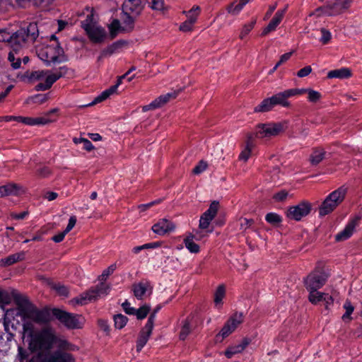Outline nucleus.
<instances>
[{"instance_id": "37998d69", "label": "nucleus", "mask_w": 362, "mask_h": 362, "mask_svg": "<svg viewBox=\"0 0 362 362\" xmlns=\"http://www.w3.org/2000/svg\"><path fill=\"white\" fill-rule=\"evenodd\" d=\"M239 223L240 230L245 231L252 227L254 223V221L252 219H248L246 218H240L239 219Z\"/></svg>"}, {"instance_id": "79ce46f5", "label": "nucleus", "mask_w": 362, "mask_h": 362, "mask_svg": "<svg viewBox=\"0 0 362 362\" xmlns=\"http://www.w3.org/2000/svg\"><path fill=\"white\" fill-rule=\"evenodd\" d=\"M52 288L55 290L59 296L66 297L69 295V290L64 285H61L60 284H54L52 286Z\"/></svg>"}, {"instance_id": "4d7b16f0", "label": "nucleus", "mask_w": 362, "mask_h": 362, "mask_svg": "<svg viewBox=\"0 0 362 362\" xmlns=\"http://www.w3.org/2000/svg\"><path fill=\"white\" fill-rule=\"evenodd\" d=\"M53 122L47 117H34V125H44Z\"/></svg>"}, {"instance_id": "cd10ccee", "label": "nucleus", "mask_w": 362, "mask_h": 362, "mask_svg": "<svg viewBox=\"0 0 362 362\" xmlns=\"http://www.w3.org/2000/svg\"><path fill=\"white\" fill-rule=\"evenodd\" d=\"M193 316H189L184 322L180 333V339L185 340L192 330Z\"/></svg>"}, {"instance_id": "72a5a7b5", "label": "nucleus", "mask_w": 362, "mask_h": 362, "mask_svg": "<svg viewBox=\"0 0 362 362\" xmlns=\"http://www.w3.org/2000/svg\"><path fill=\"white\" fill-rule=\"evenodd\" d=\"M309 292L308 299L313 304H316L324 298L325 293L319 292L317 290H311Z\"/></svg>"}, {"instance_id": "09e8293b", "label": "nucleus", "mask_w": 362, "mask_h": 362, "mask_svg": "<svg viewBox=\"0 0 362 362\" xmlns=\"http://www.w3.org/2000/svg\"><path fill=\"white\" fill-rule=\"evenodd\" d=\"M320 33H321V37L320 38V41L323 45L327 44L332 37L331 33L325 28H321Z\"/></svg>"}, {"instance_id": "bb28decb", "label": "nucleus", "mask_w": 362, "mask_h": 362, "mask_svg": "<svg viewBox=\"0 0 362 362\" xmlns=\"http://www.w3.org/2000/svg\"><path fill=\"white\" fill-rule=\"evenodd\" d=\"M249 1L250 0H240L231 4L228 6V14L233 16L238 15Z\"/></svg>"}, {"instance_id": "2f4dec72", "label": "nucleus", "mask_w": 362, "mask_h": 362, "mask_svg": "<svg viewBox=\"0 0 362 362\" xmlns=\"http://www.w3.org/2000/svg\"><path fill=\"white\" fill-rule=\"evenodd\" d=\"M116 93V86H111L109 88L103 91L98 96H97L94 100L92 102V104H96L98 103H100L107 98H109L111 95Z\"/></svg>"}, {"instance_id": "7ed1b4c3", "label": "nucleus", "mask_w": 362, "mask_h": 362, "mask_svg": "<svg viewBox=\"0 0 362 362\" xmlns=\"http://www.w3.org/2000/svg\"><path fill=\"white\" fill-rule=\"evenodd\" d=\"M20 315L23 318H28L32 321L44 325L51 321L50 313L47 310H38L33 305L26 297L17 294L14 296Z\"/></svg>"}, {"instance_id": "b1692460", "label": "nucleus", "mask_w": 362, "mask_h": 362, "mask_svg": "<svg viewBox=\"0 0 362 362\" xmlns=\"http://www.w3.org/2000/svg\"><path fill=\"white\" fill-rule=\"evenodd\" d=\"M225 295L226 287L223 284H221L217 288L214 293V303L216 308L220 309L221 308H222L223 305V299L224 298Z\"/></svg>"}, {"instance_id": "6ab92c4d", "label": "nucleus", "mask_w": 362, "mask_h": 362, "mask_svg": "<svg viewBox=\"0 0 362 362\" xmlns=\"http://www.w3.org/2000/svg\"><path fill=\"white\" fill-rule=\"evenodd\" d=\"M286 9H287V7H285L284 9L279 10L276 11V13H275L274 16L273 17L272 21L269 22L268 25L264 28V30L262 33V35H267L269 33L274 31L276 30L277 26L281 22V21L285 15V13L286 11Z\"/></svg>"}, {"instance_id": "f8f14e48", "label": "nucleus", "mask_w": 362, "mask_h": 362, "mask_svg": "<svg viewBox=\"0 0 362 362\" xmlns=\"http://www.w3.org/2000/svg\"><path fill=\"white\" fill-rule=\"evenodd\" d=\"M305 90L292 88L280 92L271 97L274 105H280L283 107H288L290 103L287 100L288 98L304 93Z\"/></svg>"}, {"instance_id": "0eeeda50", "label": "nucleus", "mask_w": 362, "mask_h": 362, "mask_svg": "<svg viewBox=\"0 0 362 362\" xmlns=\"http://www.w3.org/2000/svg\"><path fill=\"white\" fill-rule=\"evenodd\" d=\"M346 190L340 187L329 194L321 204L319 214L321 216L331 213L344 200Z\"/></svg>"}, {"instance_id": "f257e3e1", "label": "nucleus", "mask_w": 362, "mask_h": 362, "mask_svg": "<svg viewBox=\"0 0 362 362\" xmlns=\"http://www.w3.org/2000/svg\"><path fill=\"white\" fill-rule=\"evenodd\" d=\"M23 330L30 337V349L37 351L29 362H76L69 352L77 350V346L58 337L52 327L46 326L34 331L33 324L28 322L23 324Z\"/></svg>"}, {"instance_id": "dca6fc26", "label": "nucleus", "mask_w": 362, "mask_h": 362, "mask_svg": "<svg viewBox=\"0 0 362 362\" xmlns=\"http://www.w3.org/2000/svg\"><path fill=\"white\" fill-rule=\"evenodd\" d=\"M177 96L176 92L168 93L165 95H160L158 98L155 99L150 104L143 107V112H147L150 110H154L160 107L171 99L175 98Z\"/></svg>"}, {"instance_id": "c03bdc74", "label": "nucleus", "mask_w": 362, "mask_h": 362, "mask_svg": "<svg viewBox=\"0 0 362 362\" xmlns=\"http://www.w3.org/2000/svg\"><path fill=\"white\" fill-rule=\"evenodd\" d=\"M123 22L124 25L127 27L128 30H132L134 27V18L136 16H133L132 14L124 13Z\"/></svg>"}, {"instance_id": "bf43d9fd", "label": "nucleus", "mask_w": 362, "mask_h": 362, "mask_svg": "<svg viewBox=\"0 0 362 362\" xmlns=\"http://www.w3.org/2000/svg\"><path fill=\"white\" fill-rule=\"evenodd\" d=\"M288 192L286 190H281L279 192L276 193L273 198L278 202H283L286 200L288 197Z\"/></svg>"}, {"instance_id": "423d86ee", "label": "nucleus", "mask_w": 362, "mask_h": 362, "mask_svg": "<svg viewBox=\"0 0 362 362\" xmlns=\"http://www.w3.org/2000/svg\"><path fill=\"white\" fill-rule=\"evenodd\" d=\"M81 27L94 43L103 42L107 36L105 30L97 24L93 14L87 16L86 18L81 22Z\"/></svg>"}, {"instance_id": "473e14b6", "label": "nucleus", "mask_w": 362, "mask_h": 362, "mask_svg": "<svg viewBox=\"0 0 362 362\" xmlns=\"http://www.w3.org/2000/svg\"><path fill=\"white\" fill-rule=\"evenodd\" d=\"M254 147V145L250 139H249L246 144L245 147L241 151L239 159L242 161L246 162L252 154V151Z\"/></svg>"}, {"instance_id": "393cba45", "label": "nucleus", "mask_w": 362, "mask_h": 362, "mask_svg": "<svg viewBox=\"0 0 362 362\" xmlns=\"http://www.w3.org/2000/svg\"><path fill=\"white\" fill-rule=\"evenodd\" d=\"M249 344L250 340L245 338L240 341L238 344L230 346L228 348V357L241 353Z\"/></svg>"}, {"instance_id": "f704fd0d", "label": "nucleus", "mask_w": 362, "mask_h": 362, "mask_svg": "<svg viewBox=\"0 0 362 362\" xmlns=\"http://www.w3.org/2000/svg\"><path fill=\"white\" fill-rule=\"evenodd\" d=\"M73 141L75 144H83V148L86 150L87 151H90L94 148L93 145L92 143L87 139L83 138V137H74L73 139Z\"/></svg>"}, {"instance_id": "9b49d317", "label": "nucleus", "mask_w": 362, "mask_h": 362, "mask_svg": "<svg viewBox=\"0 0 362 362\" xmlns=\"http://www.w3.org/2000/svg\"><path fill=\"white\" fill-rule=\"evenodd\" d=\"M351 2V0H336L334 3L320 8L317 11L327 16L338 15L347 9L350 6Z\"/></svg>"}, {"instance_id": "de8ad7c7", "label": "nucleus", "mask_w": 362, "mask_h": 362, "mask_svg": "<svg viewBox=\"0 0 362 362\" xmlns=\"http://www.w3.org/2000/svg\"><path fill=\"white\" fill-rule=\"evenodd\" d=\"M305 91L304 93H308V98L310 102H313V103L317 102L321 98V94L316 90H311V89H305Z\"/></svg>"}, {"instance_id": "680f3d73", "label": "nucleus", "mask_w": 362, "mask_h": 362, "mask_svg": "<svg viewBox=\"0 0 362 362\" xmlns=\"http://www.w3.org/2000/svg\"><path fill=\"white\" fill-rule=\"evenodd\" d=\"M193 20L189 21H185L184 23H182L180 26V30L183 32H188L190 31L192 29V25L194 24Z\"/></svg>"}, {"instance_id": "20e7f679", "label": "nucleus", "mask_w": 362, "mask_h": 362, "mask_svg": "<svg viewBox=\"0 0 362 362\" xmlns=\"http://www.w3.org/2000/svg\"><path fill=\"white\" fill-rule=\"evenodd\" d=\"M115 269L116 264H113L105 269L102 274L98 277V280L100 281L101 283L95 287L91 288L88 291L83 293L78 297L74 298V300L76 302V303L84 305L88 302L95 301L99 298L107 295L110 291V286L103 281H105L107 278L114 272Z\"/></svg>"}, {"instance_id": "a878e982", "label": "nucleus", "mask_w": 362, "mask_h": 362, "mask_svg": "<svg viewBox=\"0 0 362 362\" xmlns=\"http://www.w3.org/2000/svg\"><path fill=\"white\" fill-rule=\"evenodd\" d=\"M326 156V151L321 148L313 149L310 156V162L312 165H316L319 164Z\"/></svg>"}, {"instance_id": "4c0bfd02", "label": "nucleus", "mask_w": 362, "mask_h": 362, "mask_svg": "<svg viewBox=\"0 0 362 362\" xmlns=\"http://www.w3.org/2000/svg\"><path fill=\"white\" fill-rule=\"evenodd\" d=\"M265 219L268 223L274 226L280 223L282 221L281 217L279 214L272 212L268 213L265 216Z\"/></svg>"}, {"instance_id": "338daca9", "label": "nucleus", "mask_w": 362, "mask_h": 362, "mask_svg": "<svg viewBox=\"0 0 362 362\" xmlns=\"http://www.w3.org/2000/svg\"><path fill=\"white\" fill-rule=\"evenodd\" d=\"M312 71V68L310 66H305L304 68L300 69L298 73L297 76L300 78H303L305 76H307L309 75Z\"/></svg>"}, {"instance_id": "ea45409f", "label": "nucleus", "mask_w": 362, "mask_h": 362, "mask_svg": "<svg viewBox=\"0 0 362 362\" xmlns=\"http://www.w3.org/2000/svg\"><path fill=\"white\" fill-rule=\"evenodd\" d=\"M150 311V306L147 305H144L139 308V309H136V313L134 315H136L138 320H142L144 319L148 313Z\"/></svg>"}, {"instance_id": "0e129e2a", "label": "nucleus", "mask_w": 362, "mask_h": 362, "mask_svg": "<svg viewBox=\"0 0 362 362\" xmlns=\"http://www.w3.org/2000/svg\"><path fill=\"white\" fill-rule=\"evenodd\" d=\"M98 324L101 330L106 334H109L110 329L107 320L103 319L99 320Z\"/></svg>"}, {"instance_id": "a19ab883", "label": "nucleus", "mask_w": 362, "mask_h": 362, "mask_svg": "<svg viewBox=\"0 0 362 362\" xmlns=\"http://www.w3.org/2000/svg\"><path fill=\"white\" fill-rule=\"evenodd\" d=\"M200 8L198 6H193L189 11L186 12V16L187 17V21H191L193 20V23H194L197 21V18L199 13Z\"/></svg>"}, {"instance_id": "1a4fd4ad", "label": "nucleus", "mask_w": 362, "mask_h": 362, "mask_svg": "<svg viewBox=\"0 0 362 362\" xmlns=\"http://www.w3.org/2000/svg\"><path fill=\"white\" fill-rule=\"evenodd\" d=\"M282 130L281 123L262 124L257 127L255 135L259 139L269 138L278 135Z\"/></svg>"}, {"instance_id": "49530a36", "label": "nucleus", "mask_w": 362, "mask_h": 362, "mask_svg": "<svg viewBox=\"0 0 362 362\" xmlns=\"http://www.w3.org/2000/svg\"><path fill=\"white\" fill-rule=\"evenodd\" d=\"M45 83L47 84V86L50 88L59 79V76H57L55 73L50 74V71L47 74V75L45 78Z\"/></svg>"}, {"instance_id": "864d4df0", "label": "nucleus", "mask_w": 362, "mask_h": 362, "mask_svg": "<svg viewBox=\"0 0 362 362\" xmlns=\"http://www.w3.org/2000/svg\"><path fill=\"white\" fill-rule=\"evenodd\" d=\"M119 27H120L119 21L117 19L113 20V21L111 23V24L109 27V28L110 30V33H111V35L112 37H115L117 30L119 29Z\"/></svg>"}, {"instance_id": "e2e57ef3", "label": "nucleus", "mask_w": 362, "mask_h": 362, "mask_svg": "<svg viewBox=\"0 0 362 362\" xmlns=\"http://www.w3.org/2000/svg\"><path fill=\"white\" fill-rule=\"evenodd\" d=\"M122 308L124 309V312L128 315H134V313H136V309L134 308L131 307L130 303L127 300H125L122 304Z\"/></svg>"}, {"instance_id": "2eb2a0df", "label": "nucleus", "mask_w": 362, "mask_h": 362, "mask_svg": "<svg viewBox=\"0 0 362 362\" xmlns=\"http://www.w3.org/2000/svg\"><path fill=\"white\" fill-rule=\"evenodd\" d=\"M175 225L167 218H161L153 225L152 230L158 235H164L174 231Z\"/></svg>"}, {"instance_id": "ddd939ff", "label": "nucleus", "mask_w": 362, "mask_h": 362, "mask_svg": "<svg viewBox=\"0 0 362 362\" xmlns=\"http://www.w3.org/2000/svg\"><path fill=\"white\" fill-rule=\"evenodd\" d=\"M311 210V206L308 202H301L298 205L291 206L287 211V216L295 221H300L307 216Z\"/></svg>"}, {"instance_id": "e433bc0d", "label": "nucleus", "mask_w": 362, "mask_h": 362, "mask_svg": "<svg viewBox=\"0 0 362 362\" xmlns=\"http://www.w3.org/2000/svg\"><path fill=\"white\" fill-rule=\"evenodd\" d=\"M114 321L116 328L122 329L126 325L128 318L122 314H117L114 316Z\"/></svg>"}, {"instance_id": "9d476101", "label": "nucleus", "mask_w": 362, "mask_h": 362, "mask_svg": "<svg viewBox=\"0 0 362 362\" xmlns=\"http://www.w3.org/2000/svg\"><path fill=\"white\" fill-rule=\"evenodd\" d=\"M326 281L325 274L320 270H315L304 279V284L308 291L320 288Z\"/></svg>"}, {"instance_id": "5fc2aeb1", "label": "nucleus", "mask_w": 362, "mask_h": 362, "mask_svg": "<svg viewBox=\"0 0 362 362\" xmlns=\"http://www.w3.org/2000/svg\"><path fill=\"white\" fill-rule=\"evenodd\" d=\"M156 315V314H155V313H152L150 315L148 321L144 327V329L148 330V332H152L153 330Z\"/></svg>"}, {"instance_id": "aec40b11", "label": "nucleus", "mask_w": 362, "mask_h": 362, "mask_svg": "<svg viewBox=\"0 0 362 362\" xmlns=\"http://www.w3.org/2000/svg\"><path fill=\"white\" fill-rule=\"evenodd\" d=\"M358 218L351 220L344 229L336 235L335 240L337 241H344L350 238L354 233L356 226L358 225Z\"/></svg>"}, {"instance_id": "412c9836", "label": "nucleus", "mask_w": 362, "mask_h": 362, "mask_svg": "<svg viewBox=\"0 0 362 362\" xmlns=\"http://www.w3.org/2000/svg\"><path fill=\"white\" fill-rule=\"evenodd\" d=\"M242 312H235L228 319V334L235 332L244 321Z\"/></svg>"}, {"instance_id": "f03ea898", "label": "nucleus", "mask_w": 362, "mask_h": 362, "mask_svg": "<svg viewBox=\"0 0 362 362\" xmlns=\"http://www.w3.org/2000/svg\"><path fill=\"white\" fill-rule=\"evenodd\" d=\"M39 35V30L35 23H30L26 27L21 28L8 37H3L0 40L6 41L11 50L8 55V60L14 69H18L21 65V59L19 52L36 40Z\"/></svg>"}, {"instance_id": "5701e85b", "label": "nucleus", "mask_w": 362, "mask_h": 362, "mask_svg": "<svg viewBox=\"0 0 362 362\" xmlns=\"http://www.w3.org/2000/svg\"><path fill=\"white\" fill-rule=\"evenodd\" d=\"M351 76V70L348 68H341L339 69L332 70L328 72L327 77L329 78H348Z\"/></svg>"}, {"instance_id": "4be33fe9", "label": "nucleus", "mask_w": 362, "mask_h": 362, "mask_svg": "<svg viewBox=\"0 0 362 362\" xmlns=\"http://www.w3.org/2000/svg\"><path fill=\"white\" fill-rule=\"evenodd\" d=\"M25 257V253L22 251L20 252H16L15 254L11 255L6 258L1 259L0 260L1 266H10L16 262L21 261L24 259Z\"/></svg>"}, {"instance_id": "603ef678", "label": "nucleus", "mask_w": 362, "mask_h": 362, "mask_svg": "<svg viewBox=\"0 0 362 362\" xmlns=\"http://www.w3.org/2000/svg\"><path fill=\"white\" fill-rule=\"evenodd\" d=\"M206 168H207V163L204 160H201L194 168L192 172L195 175H199V174L203 173L206 169Z\"/></svg>"}, {"instance_id": "13d9d810", "label": "nucleus", "mask_w": 362, "mask_h": 362, "mask_svg": "<svg viewBox=\"0 0 362 362\" xmlns=\"http://www.w3.org/2000/svg\"><path fill=\"white\" fill-rule=\"evenodd\" d=\"M28 214V211H23L21 213L11 212L10 216L15 220H23L27 217Z\"/></svg>"}, {"instance_id": "58836bf2", "label": "nucleus", "mask_w": 362, "mask_h": 362, "mask_svg": "<svg viewBox=\"0 0 362 362\" xmlns=\"http://www.w3.org/2000/svg\"><path fill=\"white\" fill-rule=\"evenodd\" d=\"M344 308L346 310L345 313L342 316V319L344 321L350 320H351V315L353 313L354 308L351 303L349 300H346V302L344 304Z\"/></svg>"}, {"instance_id": "3c124183", "label": "nucleus", "mask_w": 362, "mask_h": 362, "mask_svg": "<svg viewBox=\"0 0 362 362\" xmlns=\"http://www.w3.org/2000/svg\"><path fill=\"white\" fill-rule=\"evenodd\" d=\"M49 72V70H38L33 71L31 74V78L36 80H42L45 78V76L47 75Z\"/></svg>"}, {"instance_id": "c85d7f7f", "label": "nucleus", "mask_w": 362, "mask_h": 362, "mask_svg": "<svg viewBox=\"0 0 362 362\" xmlns=\"http://www.w3.org/2000/svg\"><path fill=\"white\" fill-rule=\"evenodd\" d=\"M152 332H149L148 330L144 329V328L141 331L139 338L136 341V350L137 351H140L142 348L147 343L149 337L151 336Z\"/></svg>"}, {"instance_id": "c9c22d12", "label": "nucleus", "mask_w": 362, "mask_h": 362, "mask_svg": "<svg viewBox=\"0 0 362 362\" xmlns=\"http://www.w3.org/2000/svg\"><path fill=\"white\" fill-rule=\"evenodd\" d=\"M124 45V42L123 41H117L110 46H108L107 48H105L104 50H103V54H112L114 52H115L118 49L121 48Z\"/></svg>"}, {"instance_id": "a211bd4d", "label": "nucleus", "mask_w": 362, "mask_h": 362, "mask_svg": "<svg viewBox=\"0 0 362 362\" xmlns=\"http://www.w3.org/2000/svg\"><path fill=\"white\" fill-rule=\"evenodd\" d=\"M141 0H125L122 6L123 13L138 16L142 11Z\"/></svg>"}, {"instance_id": "8fccbe9b", "label": "nucleus", "mask_w": 362, "mask_h": 362, "mask_svg": "<svg viewBox=\"0 0 362 362\" xmlns=\"http://www.w3.org/2000/svg\"><path fill=\"white\" fill-rule=\"evenodd\" d=\"M255 23H256V20L254 19L250 23L245 24L243 26V30L240 33V38L243 39L245 35H247L252 30V29L255 26Z\"/></svg>"}, {"instance_id": "a18cd8bd", "label": "nucleus", "mask_w": 362, "mask_h": 362, "mask_svg": "<svg viewBox=\"0 0 362 362\" xmlns=\"http://www.w3.org/2000/svg\"><path fill=\"white\" fill-rule=\"evenodd\" d=\"M163 244V242L156 241V242L146 243L142 245L136 246L133 249H154L156 247H161Z\"/></svg>"}, {"instance_id": "774afa93", "label": "nucleus", "mask_w": 362, "mask_h": 362, "mask_svg": "<svg viewBox=\"0 0 362 362\" xmlns=\"http://www.w3.org/2000/svg\"><path fill=\"white\" fill-rule=\"evenodd\" d=\"M160 202V199H157L153 202H151L147 204H141L139 206V209L141 211H144L148 209H150L151 206H154L155 204H157Z\"/></svg>"}, {"instance_id": "6e6d98bb", "label": "nucleus", "mask_w": 362, "mask_h": 362, "mask_svg": "<svg viewBox=\"0 0 362 362\" xmlns=\"http://www.w3.org/2000/svg\"><path fill=\"white\" fill-rule=\"evenodd\" d=\"M48 97L46 94H36L31 98L35 103L42 104L47 100Z\"/></svg>"}, {"instance_id": "c756f323", "label": "nucleus", "mask_w": 362, "mask_h": 362, "mask_svg": "<svg viewBox=\"0 0 362 362\" xmlns=\"http://www.w3.org/2000/svg\"><path fill=\"white\" fill-rule=\"evenodd\" d=\"M2 187L6 196H16L23 191L22 187L15 183H8Z\"/></svg>"}, {"instance_id": "69168bd1", "label": "nucleus", "mask_w": 362, "mask_h": 362, "mask_svg": "<svg viewBox=\"0 0 362 362\" xmlns=\"http://www.w3.org/2000/svg\"><path fill=\"white\" fill-rule=\"evenodd\" d=\"M163 0H151V8L154 10L160 11L163 8Z\"/></svg>"}, {"instance_id": "39448f33", "label": "nucleus", "mask_w": 362, "mask_h": 362, "mask_svg": "<svg viewBox=\"0 0 362 362\" xmlns=\"http://www.w3.org/2000/svg\"><path fill=\"white\" fill-rule=\"evenodd\" d=\"M37 54L46 66L67 61V57L59 42L43 45L37 50Z\"/></svg>"}, {"instance_id": "4468645a", "label": "nucleus", "mask_w": 362, "mask_h": 362, "mask_svg": "<svg viewBox=\"0 0 362 362\" xmlns=\"http://www.w3.org/2000/svg\"><path fill=\"white\" fill-rule=\"evenodd\" d=\"M219 209V202L213 201L209 208L202 215L199 220V228L201 229L208 228L210 222L216 216Z\"/></svg>"}, {"instance_id": "7c9ffc66", "label": "nucleus", "mask_w": 362, "mask_h": 362, "mask_svg": "<svg viewBox=\"0 0 362 362\" xmlns=\"http://www.w3.org/2000/svg\"><path fill=\"white\" fill-rule=\"evenodd\" d=\"M274 104L271 98H266L262 103L256 106L254 109L255 112H268L272 109Z\"/></svg>"}, {"instance_id": "f3484780", "label": "nucleus", "mask_w": 362, "mask_h": 362, "mask_svg": "<svg viewBox=\"0 0 362 362\" xmlns=\"http://www.w3.org/2000/svg\"><path fill=\"white\" fill-rule=\"evenodd\" d=\"M132 291L137 299H143L152 293V286L148 281H141L132 286Z\"/></svg>"}, {"instance_id": "6e6552de", "label": "nucleus", "mask_w": 362, "mask_h": 362, "mask_svg": "<svg viewBox=\"0 0 362 362\" xmlns=\"http://www.w3.org/2000/svg\"><path fill=\"white\" fill-rule=\"evenodd\" d=\"M52 313L67 329H74L82 327V322L80 320L81 317L77 315L57 308H54L52 310Z\"/></svg>"}, {"instance_id": "052dcab7", "label": "nucleus", "mask_w": 362, "mask_h": 362, "mask_svg": "<svg viewBox=\"0 0 362 362\" xmlns=\"http://www.w3.org/2000/svg\"><path fill=\"white\" fill-rule=\"evenodd\" d=\"M185 243L187 249H199V247L193 242V236L187 237L185 239Z\"/></svg>"}]
</instances>
